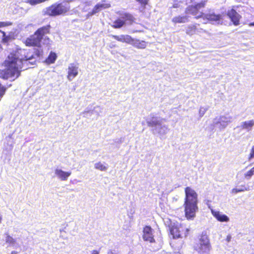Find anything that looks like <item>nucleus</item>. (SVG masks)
I'll return each instance as SVG.
<instances>
[{
  "instance_id": "obj_1",
  "label": "nucleus",
  "mask_w": 254,
  "mask_h": 254,
  "mask_svg": "<svg viewBox=\"0 0 254 254\" xmlns=\"http://www.w3.org/2000/svg\"><path fill=\"white\" fill-rule=\"evenodd\" d=\"M41 51L36 53L25 50H17L10 53L4 62L5 68L0 70V77L5 79L14 80L20 73L21 70L26 69L30 65H34Z\"/></svg>"
},
{
  "instance_id": "obj_2",
  "label": "nucleus",
  "mask_w": 254,
  "mask_h": 254,
  "mask_svg": "<svg viewBox=\"0 0 254 254\" xmlns=\"http://www.w3.org/2000/svg\"><path fill=\"white\" fill-rule=\"evenodd\" d=\"M50 28V25H47L39 28L33 35H31L25 40V43L26 46L37 47L38 49H24L25 50L32 51L34 54L38 51H41V54L37 57V60L43 54L42 44L48 45L49 44L50 39L45 36V34L49 32Z\"/></svg>"
},
{
  "instance_id": "obj_3",
  "label": "nucleus",
  "mask_w": 254,
  "mask_h": 254,
  "mask_svg": "<svg viewBox=\"0 0 254 254\" xmlns=\"http://www.w3.org/2000/svg\"><path fill=\"white\" fill-rule=\"evenodd\" d=\"M185 200L184 203L185 215L188 220H193L198 211L197 194L190 187L185 189Z\"/></svg>"
},
{
  "instance_id": "obj_4",
  "label": "nucleus",
  "mask_w": 254,
  "mask_h": 254,
  "mask_svg": "<svg viewBox=\"0 0 254 254\" xmlns=\"http://www.w3.org/2000/svg\"><path fill=\"white\" fill-rule=\"evenodd\" d=\"M165 119L155 116L151 114L146 119L148 127H151V131L154 134H158L161 136L165 135L169 131L168 126L163 123Z\"/></svg>"
},
{
  "instance_id": "obj_5",
  "label": "nucleus",
  "mask_w": 254,
  "mask_h": 254,
  "mask_svg": "<svg viewBox=\"0 0 254 254\" xmlns=\"http://www.w3.org/2000/svg\"><path fill=\"white\" fill-rule=\"evenodd\" d=\"M69 4L64 2H57L45 8L43 10V12L45 14L49 16H56L65 14L69 11Z\"/></svg>"
},
{
  "instance_id": "obj_6",
  "label": "nucleus",
  "mask_w": 254,
  "mask_h": 254,
  "mask_svg": "<svg viewBox=\"0 0 254 254\" xmlns=\"http://www.w3.org/2000/svg\"><path fill=\"white\" fill-rule=\"evenodd\" d=\"M193 248L198 254H209L211 246L208 236L202 233L198 242L194 244Z\"/></svg>"
},
{
  "instance_id": "obj_7",
  "label": "nucleus",
  "mask_w": 254,
  "mask_h": 254,
  "mask_svg": "<svg viewBox=\"0 0 254 254\" xmlns=\"http://www.w3.org/2000/svg\"><path fill=\"white\" fill-rule=\"evenodd\" d=\"M134 20V17L130 13H123L119 18L114 22L113 27L115 28H120L126 24L130 25Z\"/></svg>"
},
{
  "instance_id": "obj_8",
  "label": "nucleus",
  "mask_w": 254,
  "mask_h": 254,
  "mask_svg": "<svg viewBox=\"0 0 254 254\" xmlns=\"http://www.w3.org/2000/svg\"><path fill=\"white\" fill-rule=\"evenodd\" d=\"M233 117L228 115L220 116L213 120L214 126L220 129H224L229 124L232 122Z\"/></svg>"
},
{
  "instance_id": "obj_9",
  "label": "nucleus",
  "mask_w": 254,
  "mask_h": 254,
  "mask_svg": "<svg viewBox=\"0 0 254 254\" xmlns=\"http://www.w3.org/2000/svg\"><path fill=\"white\" fill-rule=\"evenodd\" d=\"M205 5V2H201L195 5L189 6L186 10V14H192L195 16V18L202 17L203 13L199 11V9Z\"/></svg>"
},
{
  "instance_id": "obj_10",
  "label": "nucleus",
  "mask_w": 254,
  "mask_h": 254,
  "mask_svg": "<svg viewBox=\"0 0 254 254\" xmlns=\"http://www.w3.org/2000/svg\"><path fill=\"white\" fill-rule=\"evenodd\" d=\"M203 19L204 21L203 22L204 23H206V21H209L211 22H215L217 24H219L220 21L222 19V15L218 14H216L213 11H210L209 13L206 14L203 13L202 16Z\"/></svg>"
},
{
  "instance_id": "obj_11",
  "label": "nucleus",
  "mask_w": 254,
  "mask_h": 254,
  "mask_svg": "<svg viewBox=\"0 0 254 254\" xmlns=\"http://www.w3.org/2000/svg\"><path fill=\"white\" fill-rule=\"evenodd\" d=\"M152 232L153 229L150 226H146L144 228L143 231V239L144 241L149 242L151 244L155 243Z\"/></svg>"
},
{
  "instance_id": "obj_12",
  "label": "nucleus",
  "mask_w": 254,
  "mask_h": 254,
  "mask_svg": "<svg viewBox=\"0 0 254 254\" xmlns=\"http://www.w3.org/2000/svg\"><path fill=\"white\" fill-rule=\"evenodd\" d=\"M78 67L75 64L71 63L68 65L67 69V79L69 81L72 80L78 74Z\"/></svg>"
},
{
  "instance_id": "obj_13",
  "label": "nucleus",
  "mask_w": 254,
  "mask_h": 254,
  "mask_svg": "<svg viewBox=\"0 0 254 254\" xmlns=\"http://www.w3.org/2000/svg\"><path fill=\"white\" fill-rule=\"evenodd\" d=\"M227 14L235 25L239 24V21L241 16L235 9L232 8L228 10Z\"/></svg>"
},
{
  "instance_id": "obj_14",
  "label": "nucleus",
  "mask_w": 254,
  "mask_h": 254,
  "mask_svg": "<svg viewBox=\"0 0 254 254\" xmlns=\"http://www.w3.org/2000/svg\"><path fill=\"white\" fill-rule=\"evenodd\" d=\"M55 174L56 176L62 181H66L71 175V172H64L60 169H56Z\"/></svg>"
},
{
  "instance_id": "obj_15",
  "label": "nucleus",
  "mask_w": 254,
  "mask_h": 254,
  "mask_svg": "<svg viewBox=\"0 0 254 254\" xmlns=\"http://www.w3.org/2000/svg\"><path fill=\"white\" fill-rule=\"evenodd\" d=\"M183 228L181 226L177 224L173 226L170 229V232L174 238H180L182 237Z\"/></svg>"
},
{
  "instance_id": "obj_16",
  "label": "nucleus",
  "mask_w": 254,
  "mask_h": 254,
  "mask_svg": "<svg viewBox=\"0 0 254 254\" xmlns=\"http://www.w3.org/2000/svg\"><path fill=\"white\" fill-rule=\"evenodd\" d=\"M254 126V120L242 122L241 125L238 127H240L242 129L246 130L249 132L252 130L253 127Z\"/></svg>"
},
{
  "instance_id": "obj_17",
  "label": "nucleus",
  "mask_w": 254,
  "mask_h": 254,
  "mask_svg": "<svg viewBox=\"0 0 254 254\" xmlns=\"http://www.w3.org/2000/svg\"><path fill=\"white\" fill-rule=\"evenodd\" d=\"M211 213L213 216L220 222H228L229 221V218L227 215L222 214L219 211H216L212 209Z\"/></svg>"
},
{
  "instance_id": "obj_18",
  "label": "nucleus",
  "mask_w": 254,
  "mask_h": 254,
  "mask_svg": "<svg viewBox=\"0 0 254 254\" xmlns=\"http://www.w3.org/2000/svg\"><path fill=\"white\" fill-rule=\"evenodd\" d=\"M113 38L115 39L118 40V41L121 42H125L127 44H129V43L131 41V37L129 35H121L120 36L117 35H112Z\"/></svg>"
},
{
  "instance_id": "obj_19",
  "label": "nucleus",
  "mask_w": 254,
  "mask_h": 254,
  "mask_svg": "<svg viewBox=\"0 0 254 254\" xmlns=\"http://www.w3.org/2000/svg\"><path fill=\"white\" fill-rule=\"evenodd\" d=\"M110 6L111 5L109 3H108L106 0H103L101 2H99L95 5V6L94 7V8L97 12H98L101 10L109 8Z\"/></svg>"
},
{
  "instance_id": "obj_20",
  "label": "nucleus",
  "mask_w": 254,
  "mask_h": 254,
  "mask_svg": "<svg viewBox=\"0 0 254 254\" xmlns=\"http://www.w3.org/2000/svg\"><path fill=\"white\" fill-rule=\"evenodd\" d=\"M129 44L132 45L134 47L138 49H144L146 46V43L144 41H140L139 40L133 39L131 38V41Z\"/></svg>"
},
{
  "instance_id": "obj_21",
  "label": "nucleus",
  "mask_w": 254,
  "mask_h": 254,
  "mask_svg": "<svg viewBox=\"0 0 254 254\" xmlns=\"http://www.w3.org/2000/svg\"><path fill=\"white\" fill-rule=\"evenodd\" d=\"M174 23H184L189 21V16L188 15L178 16L174 17L172 20Z\"/></svg>"
},
{
  "instance_id": "obj_22",
  "label": "nucleus",
  "mask_w": 254,
  "mask_h": 254,
  "mask_svg": "<svg viewBox=\"0 0 254 254\" xmlns=\"http://www.w3.org/2000/svg\"><path fill=\"white\" fill-rule=\"evenodd\" d=\"M197 30V27L196 25L189 26L186 30V33L187 34L190 35H192L194 34Z\"/></svg>"
},
{
  "instance_id": "obj_23",
  "label": "nucleus",
  "mask_w": 254,
  "mask_h": 254,
  "mask_svg": "<svg viewBox=\"0 0 254 254\" xmlns=\"http://www.w3.org/2000/svg\"><path fill=\"white\" fill-rule=\"evenodd\" d=\"M5 242L6 243L9 244L10 246L14 247L15 244V240L11 236L6 234L5 238Z\"/></svg>"
},
{
  "instance_id": "obj_24",
  "label": "nucleus",
  "mask_w": 254,
  "mask_h": 254,
  "mask_svg": "<svg viewBox=\"0 0 254 254\" xmlns=\"http://www.w3.org/2000/svg\"><path fill=\"white\" fill-rule=\"evenodd\" d=\"M57 59V55L55 53H51L47 59V62L49 63H54Z\"/></svg>"
},
{
  "instance_id": "obj_25",
  "label": "nucleus",
  "mask_w": 254,
  "mask_h": 254,
  "mask_svg": "<svg viewBox=\"0 0 254 254\" xmlns=\"http://www.w3.org/2000/svg\"><path fill=\"white\" fill-rule=\"evenodd\" d=\"M249 190V188H247L245 186H242L241 189L234 188L232 189V192L234 193H237L240 192H243Z\"/></svg>"
},
{
  "instance_id": "obj_26",
  "label": "nucleus",
  "mask_w": 254,
  "mask_h": 254,
  "mask_svg": "<svg viewBox=\"0 0 254 254\" xmlns=\"http://www.w3.org/2000/svg\"><path fill=\"white\" fill-rule=\"evenodd\" d=\"M95 168L100 171H105L107 168L104 166L101 162L97 163L95 164Z\"/></svg>"
},
{
  "instance_id": "obj_27",
  "label": "nucleus",
  "mask_w": 254,
  "mask_h": 254,
  "mask_svg": "<svg viewBox=\"0 0 254 254\" xmlns=\"http://www.w3.org/2000/svg\"><path fill=\"white\" fill-rule=\"evenodd\" d=\"M91 111H93V114H95L97 116H99L100 113L102 112V108H101L100 106H96L94 108L93 110H92Z\"/></svg>"
},
{
  "instance_id": "obj_28",
  "label": "nucleus",
  "mask_w": 254,
  "mask_h": 254,
  "mask_svg": "<svg viewBox=\"0 0 254 254\" xmlns=\"http://www.w3.org/2000/svg\"><path fill=\"white\" fill-rule=\"evenodd\" d=\"M207 107H200L199 110V115L200 118L203 116L205 112L208 110Z\"/></svg>"
},
{
  "instance_id": "obj_29",
  "label": "nucleus",
  "mask_w": 254,
  "mask_h": 254,
  "mask_svg": "<svg viewBox=\"0 0 254 254\" xmlns=\"http://www.w3.org/2000/svg\"><path fill=\"white\" fill-rule=\"evenodd\" d=\"M82 114L84 118H89L91 117L92 115H93V111H91L90 110H85L83 113Z\"/></svg>"
},
{
  "instance_id": "obj_30",
  "label": "nucleus",
  "mask_w": 254,
  "mask_h": 254,
  "mask_svg": "<svg viewBox=\"0 0 254 254\" xmlns=\"http://www.w3.org/2000/svg\"><path fill=\"white\" fill-rule=\"evenodd\" d=\"M254 174L250 171H249L244 174V177L246 179L250 180Z\"/></svg>"
},
{
  "instance_id": "obj_31",
  "label": "nucleus",
  "mask_w": 254,
  "mask_h": 254,
  "mask_svg": "<svg viewBox=\"0 0 254 254\" xmlns=\"http://www.w3.org/2000/svg\"><path fill=\"white\" fill-rule=\"evenodd\" d=\"M253 158H254V145L253 146L251 150L248 160L249 161H251Z\"/></svg>"
},
{
  "instance_id": "obj_32",
  "label": "nucleus",
  "mask_w": 254,
  "mask_h": 254,
  "mask_svg": "<svg viewBox=\"0 0 254 254\" xmlns=\"http://www.w3.org/2000/svg\"><path fill=\"white\" fill-rule=\"evenodd\" d=\"M12 25L11 22H0V28L2 27L8 26Z\"/></svg>"
},
{
  "instance_id": "obj_33",
  "label": "nucleus",
  "mask_w": 254,
  "mask_h": 254,
  "mask_svg": "<svg viewBox=\"0 0 254 254\" xmlns=\"http://www.w3.org/2000/svg\"><path fill=\"white\" fill-rule=\"evenodd\" d=\"M5 89L0 84V100L5 93Z\"/></svg>"
},
{
  "instance_id": "obj_34",
  "label": "nucleus",
  "mask_w": 254,
  "mask_h": 254,
  "mask_svg": "<svg viewBox=\"0 0 254 254\" xmlns=\"http://www.w3.org/2000/svg\"><path fill=\"white\" fill-rule=\"evenodd\" d=\"M96 13H97L96 12V10H95L94 8H93V10H92V11H90V12H89L87 14V17H89L90 16H91L94 14H95Z\"/></svg>"
},
{
  "instance_id": "obj_35",
  "label": "nucleus",
  "mask_w": 254,
  "mask_h": 254,
  "mask_svg": "<svg viewBox=\"0 0 254 254\" xmlns=\"http://www.w3.org/2000/svg\"><path fill=\"white\" fill-rule=\"evenodd\" d=\"M5 38V33L3 31L0 30V39L4 40Z\"/></svg>"
},
{
  "instance_id": "obj_36",
  "label": "nucleus",
  "mask_w": 254,
  "mask_h": 254,
  "mask_svg": "<svg viewBox=\"0 0 254 254\" xmlns=\"http://www.w3.org/2000/svg\"><path fill=\"white\" fill-rule=\"evenodd\" d=\"M123 141H124V138L121 137L119 139H116L115 142L118 144H121L123 142Z\"/></svg>"
},
{
  "instance_id": "obj_37",
  "label": "nucleus",
  "mask_w": 254,
  "mask_h": 254,
  "mask_svg": "<svg viewBox=\"0 0 254 254\" xmlns=\"http://www.w3.org/2000/svg\"><path fill=\"white\" fill-rule=\"evenodd\" d=\"M148 0H136V1L139 2L141 4L145 5L148 2Z\"/></svg>"
},
{
  "instance_id": "obj_38",
  "label": "nucleus",
  "mask_w": 254,
  "mask_h": 254,
  "mask_svg": "<svg viewBox=\"0 0 254 254\" xmlns=\"http://www.w3.org/2000/svg\"><path fill=\"white\" fill-rule=\"evenodd\" d=\"M205 31L203 29H198L197 28V30H196V32H197V33H201V32H205Z\"/></svg>"
},
{
  "instance_id": "obj_39",
  "label": "nucleus",
  "mask_w": 254,
  "mask_h": 254,
  "mask_svg": "<svg viewBox=\"0 0 254 254\" xmlns=\"http://www.w3.org/2000/svg\"><path fill=\"white\" fill-rule=\"evenodd\" d=\"M231 236L230 235H228L227 236V238H226V240L227 241V242H230L231 241Z\"/></svg>"
},
{
  "instance_id": "obj_40",
  "label": "nucleus",
  "mask_w": 254,
  "mask_h": 254,
  "mask_svg": "<svg viewBox=\"0 0 254 254\" xmlns=\"http://www.w3.org/2000/svg\"><path fill=\"white\" fill-rule=\"evenodd\" d=\"M92 254H99V252L96 250H94L93 251Z\"/></svg>"
},
{
  "instance_id": "obj_41",
  "label": "nucleus",
  "mask_w": 254,
  "mask_h": 254,
  "mask_svg": "<svg viewBox=\"0 0 254 254\" xmlns=\"http://www.w3.org/2000/svg\"><path fill=\"white\" fill-rule=\"evenodd\" d=\"M254 175V167L250 170Z\"/></svg>"
},
{
  "instance_id": "obj_42",
  "label": "nucleus",
  "mask_w": 254,
  "mask_h": 254,
  "mask_svg": "<svg viewBox=\"0 0 254 254\" xmlns=\"http://www.w3.org/2000/svg\"><path fill=\"white\" fill-rule=\"evenodd\" d=\"M17 252L13 251L11 252V254H17Z\"/></svg>"
},
{
  "instance_id": "obj_43",
  "label": "nucleus",
  "mask_w": 254,
  "mask_h": 254,
  "mask_svg": "<svg viewBox=\"0 0 254 254\" xmlns=\"http://www.w3.org/2000/svg\"><path fill=\"white\" fill-rule=\"evenodd\" d=\"M174 8H177L178 7V4H174L173 6Z\"/></svg>"
},
{
  "instance_id": "obj_44",
  "label": "nucleus",
  "mask_w": 254,
  "mask_h": 254,
  "mask_svg": "<svg viewBox=\"0 0 254 254\" xmlns=\"http://www.w3.org/2000/svg\"><path fill=\"white\" fill-rule=\"evenodd\" d=\"M249 25L250 26H254V22H252L251 23H250Z\"/></svg>"
},
{
  "instance_id": "obj_45",
  "label": "nucleus",
  "mask_w": 254,
  "mask_h": 254,
  "mask_svg": "<svg viewBox=\"0 0 254 254\" xmlns=\"http://www.w3.org/2000/svg\"><path fill=\"white\" fill-rule=\"evenodd\" d=\"M73 0H65V1L67 2H71Z\"/></svg>"
}]
</instances>
